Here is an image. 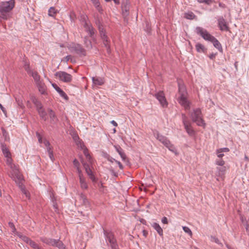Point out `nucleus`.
<instances>
[{"label": "nucleus", "mask_w": 249, "mask_h": 249, "mask_svg": "<svg viewBox=\"0 0 249 249\" xmlns=\"http://www.w3.org/2000/svg\"><path fill=\"white\" fill-rule=\"evenodd\" d=\"M15 0L0 2V18L7 20L11 17L10 12L15 6Z\"/></svg>", "instance_id": "nucleus-1"}, {"label": "nucleus", "mask_w": 249, "mask_h": 249, "mask_svg": "<svg viewBox=\"0 0 249 249\" xmlns=\"http://www.w3.org/2000/svg\"><path fill=\"white\" fill-rule=\"evenodd\" d=\"M104 233L108 245H109L112 249H118V246L114 234L111 231L103 229Z\"/></svg>", "instance_id": "nucleus-2"}, {"label": "nucleus", "mask_w": 249, "mask_h": 249, "mask_svg": "<svg viewBox=\"0 0 249 249\" xmlns=\"http://www.w3.org/2000/svg\"><path fill=\"white\" fill-rule=\"evenodd\" d=\"M191 117L193 122L196 123L197 125L205 127L206 124L202 118L201 111L200 109H194L191 114Z\"/></svg>", "instance_id": "nucleus-3"}, {"label": "nucleus", "mask_w": 249, "mask_h": 249, "mask_svg": "<svg viewBox=\"0 0 249 249\" xmlns=\"http://www.w3.org/2000/svg\"><path fill=\"white\" fill-rule=\"evenodd\" d=\"M155 135L156 138L168 148L169 150L173 152H176V149L175 146L166 137L160 135L159 132H157Z\"/></svg>", "instance_id": "nucleus-4"}, {"label": "nucleus", "mask_w": 249, "mask_h": 249, "mask_svg": "<svg viewBox=\"0 0 249 249\" xmlns=\"http://www.w3.org/2000/svg\"><path fill=\"white\" fill-rule=\"evenodd\" d=\"M182 120L184 128L190 136H193L195 134V131L193 128L191 122L188 120L185 114H182Z\"/></svg>", "instance_id": "nucleus-5"}, {"label": "nucleus", "mask_w": 249, "mask_h": 249, "mask_svg": "<svg viewBox=\"0 0 249 249\" xmlns=\"http://www.w3.org/2000/svg\"><path fill=\"white\" fill-rule=\"evenodd\" d=\"M196 33L200 35L204 39L207 41H211L214 37L212 36L208 32L200 27H196Z\"/></svg>", "instance_id": "nucleus-6"}, {"label": "nucleus", "mask_w": 249, "mask_h": 249, "mask_svg": "<svg viewBox=\"0 0 249 249\" xmlns=\"http://www.w3.org/2000/svg\"><path fill=\"white\" fill-rule=\"evenodd\" d=\"M55 76L60 81L65 83H70L71 81L72 76L71 74L65 71H59L55 73Z\"/></svg>", "instance_id": "nucleus-7"}, {"label": "nucleus", "mask_w": 249, "mask_h": 249, "mask_svg": "<svg viewBox=\"0 0 249 249\" xmlns=\"http://www.w3.org/2000/svg\"><path fill=\"white\" fill-rule=\"evenodd\" d=\"M130 3L129 0H124L122 4V15L124 20H127V17L129 15Z\"/></svg>", "instance_id": "nucleus-8"}, {"label": "nucleus", "mask_w": 249, "mask_h": 249, "mask_svg": "<svg viewBox=\"0 0 249 249\" xmlns=\"http://www.w3.org/2000/svg\"><path fill=\"white\" fill-rule=\"evenodd\" d=\"M71 51H74L80 56H86V51L83 47L79 44H74L71 46Z\"/></svg>", "instance_id": "nucleus-9"}, {"label": "nucleus", "mask_w": 249, "mask_h": 249, "mask_svg": "<svg viewBox=\"0 0 249 249\" xmlns=\"http://www.w3.org/2000/svg\"><path fill=\"white\" fill-rule=\"evenodd\" d=\"M155 96L158 100L162 107H167L168 103L165 97L163 91H159L155 94Z\"/></svg>", "instance_id": "nucleus-10"}, {"label": "nucleus", "mask_w": 249, "mask_h": 249, "mask_svg": "<svg viewBox=\"0 0 249 249\" xmlns=\"http://www.w3.org/2000/svg\"><path fill=\"white\" fill-rule=\"evenodd\" d=\"M218 26L221 31H229V27L228 26L226 20L222 17L218 19Z\"/></svg>", "instance_id": "nucleus-11"}, {"label": "nucleus", "mask_w": 249, "mask_h": 249, "mask_svg": "<svg viewBox=\"0 0 249 249\" xmlns=\"http://www.w3.org/2000/svg\"><path fill=\"white\" fill-rule=\"evenodd\" d=\"M52 86L59 93L60 95L64 98L66 100H69V97L62 89H61L56 84H52Z\"/></svg>", "instance_id": "nucleus-12"}, {"label": "nucleus", "mask_w": 249, "mask_h": 249, "mask_svg": "<svg viewBox=\"0 0 249 249\" xmlns=\"http://www.w3.org/2000/svg\"><path fill=\"white\" fill-rule=\"evenodd\" d=\"M179 103L184 107L185 109L189 108V103L187 101L186 96H179L178 98Z\"/></svg>", "instance_id": "nucleus-13"}, {"label": "nucleus", "mask_w": 249, "mask_h": 249, "mask_svg": "<svg viewBox=\"0 0 249 249\" xmlns=\"http://www.w3.org/2000/svg\"><path fill=\"white\" fill-rule=\"evenodd\" d=\"M210 42L213 43V46L218 49L220 52L223 53V49L220 43L214 36Z\"/></svg>", "instance_id": "nucleus-14"}, {"label": "nucleus", "mask_w": 249, "mask_h": 249, "mask_svg": "<svg viewBox=\"0 0 249 249\" xmlns=\"http://www.w3.org/2000/svg\"><path fill=\"white\" fill-rule=\"evenodd\" d=\"M116 151L119 153L123 160L124 161H126L127 160V158L125 153L124 152L123 149L120 146H114Z\"/></svg>", "instance_id": "nucleus-15"}, {"label": "nucleus", "mask_w": 249, "mask_h": 249, "mask_svg": "<svg viewBox=\"0 0 249 249\" xmlns=\"http://www.w3.org/2000/svg\"><path fill=\"white\" fill-rule=\"evenodd\" d=\"M1 150L3 154L4 155L5 157L11 156V154L9 151V149L6 146L5 143L2 142L0 143Z\"/></svg>", "instance_id": "nucleus-16"}, {"label": "nucleus", "mask_w": 249, "mask_h": 249, "mask_svg": "<svg viewBox=\"0 0 249 249\" xmlns=\"http://www.w3.org/2000/svg\"><path fill=\"white\" fill-rule=\"evenodd\" d=\"M39 92L42 94L46 93V87L44 83L41 81L36 84Z\"/></svg>", "instance_id": "nucleus-17"}, {"label": "nucleus", "mask_w": 249, "mask_h": 249, "mask_svg": "<svg viewBox=\"0 0 249 249\" xmlns=\"http://www.w3.org/2000/svg\"><path fill=\"white\" fill-rule=\"evenodd\" d=\"M103 40V44L104 46L106 48L107 50V53H110V40L108 37V36L106 37L105 39H102Z\"/></svg>", "instance_id": "nucleus-18"}, {"label": "nucleus", "mask_w": 249, "mask_h": 249, "mask_svg": "<svg viewBox=\"0 0 249 249\" xmlns=\"http://www.w3.org/2000/svg\"><path fill=\"white\" fill-rule=\"evenodd\" d=\"M40 117L44 121H46L47 119V113L44 108H42L37 110Z\"/></svg>", "instance_id": "nucleus-19"}, {"label": "nucleus", "mask_w": 249, "mask_h": 249, "mask_svg": "<svg viewBox=\"0 0 249 249\" xmlns=\"http://www.w3.org/2000/svg\"><path fill=\"white\" fill-rule=\"evenodd\" d=\"M92 80L93 83L96 85L101 86L104 83V79L101 77H93Z\"/></svg>", "instance_id": "nucleus-20"}, {"label": "nucleus", "mask_w": 249, "mask_h": 249, "mask_svg": "<svg viewBox=\"0 0 249 249\" xmlns=\"http://www.w3.org/2000/svg\"><path fill=\"white\" fill-rule=\"evenodd\" d=\"M178 93L180 96H186L187 91L184 85L178 83Z\"/></svg>", "instance_id": "nucleus-21"}, {"label": "nucleus", "mask_w": 249, "mask_h": 249, "mask_svg": "<svg viewBox=\"0 0 249 249\" xmlns=\"http://www.w3.org/2000/svg\"><path fill=\"white\" fill-rule=\"evenodd\" d=\"M152 226L158 232L160 236L163 235V230L158 223L156 222L153 223Z\"/></svg>", "instance_id": "nucleus-22"}, {"label": "nucleus", "mask_w": 249, "mask_h": 249, "mask_svg": "<svg viewBox=\"0 0 249 249\" xmlns=\"http://www.w3.org/2000/svg\"><path fill=\"white\" fill-rule=\"evenodd\" d=\"M84 42L86 47L89 50L92 49V44L91 41L89 39L87 36H86L84 38Z\"/></svg>", "instance_id": "nucleus-23"}, {"label": "nucleus", "mask_w": 249, "mask_h": 249, "mask_svg": "<svg viewBox=\"0 0 249 249\" xmlns=\"http://www.w3.org/2000/svg\"><path fill=\"white\" fill-rule=\"evenodd\" d=\"M196 51L198 53H205L207 51V49L205 48L204 46L200 43H198L196 45Z\"/></svg>", "instance_id": "nucleus-24"}, {"label": "nucleus", "mask_w": 249, "mask_h": 249, "mask_svg": "<svg viewBox=\"0 0 249 249\" xmlns=\"http://www.w3.org/2000/svg\"><path fill=\"white\" fill-rule=\"evenodd\" d=\"M1 130L2 133V136L4 137V141L6 142H10V139L8 132L3 127L1 128Z\"/></svg>", "instance_id": "nucleus-25"}, {"label": "nucleus", "mask_w": 249, "mask_h": 249, "mask_svg": "<svg viewBox=\"0 0 249 249\" xmlns=\"http://www.w3.org/2000/svg\"><path fill=\"white\" fill-rule=\"evenodd\" d=\"M86 172L93 182H96L97 179L95 177L91 169L89 170V171H87Z\"/></svg>", "instance_id": "nucleus-26"}, {"label": "nucleus", "mask_w": 249, "mask_h": 249, "mask_svg": "<svg viewBox=\"0 0 249 249\" xmlns=\"http://www.w3.org/2000/svg\"><path fill=\"white\" fill-rule=\"evenodd\" d=\"M31 74H32V76H33L35 81L36 82V83H37L40 81H41L40 80V76H39V75L38 74V72H36V71H35V72H31V73H30Z\"/></svg>", "instance_id": "nucleus-27"}, {"label": "nucleus", "mask_w": 249, "mask_h": 249, "mask_svg": "<svg viewBox=\"0 0 249 249\" xmlns=\"http://www.w3.org/2000/svg\"><path fill=\"white\" fill-rule=\"evenodd\" d=\"M89 36L90 37L93 41L96 43V35H95V30L94 28H93L91 29L89 31L87 32Z\"/></svg>", "instance_id": "nucleus-28"}, {"label": "nucleus", "mask_w": 249, "mask_h": 249, "mask_svg": "<svg viewBox=\"0 0 249 249\" xmlns=\"http://www.w3.org/2000/svg\"><path fill=\"white\" fill-rule=\"evenodd\" d=\"M80 200L82 202V203L85 205H88L89 204V202L86 196L83 194H81L80 195Z\"/></svg>", "instance_id": "nucleus-29"}, {"label": "nucleus", "mask_w": 249, "mask_h": 249, "mask_svg": "<svg viewBox=\"0 0 249 249\" xmlns=\"http://www.w3.org/2000/svg\"><path fill=\"white\" fill-rule=\"evenodd\" d=\"M48 111L49 112V116L51 121L54 122H56L57 118L54 112L52 109H50L48 110Z\"/></svg>", "instance_id": "nucleus-30"}, {"label": "nucleus", "mask_w": 249, "mask_h": 249, "mask_svg": "<svg viewBox=\"0 0 249 249\" xmlns=\"http://www.w3.org/2000/svg\"><path fill=\"white\" fill-rule=\"evenodd\" d=\"M184 17L188 19H193L196 17V16L193 12H190L185 13L184 14Z\"/></svg>", "instance_id": "nucleus-31"}, {"label": "nucleus", "mask_w": 249, "mask_h": 249, "mask_svg": "<svg viewBox=\"0 0 249 249\" xmlns=\"http://www.w3.org/2000/svg\"><path fill=\"white\" fill-rule=\"evenodd\" d=\"M57 10L53 7H51L48 11V15L51 17H54L57 13Z\"/></svg>", "instance_id": "nucleus-32"}, {"label": "nucleus", "mask_w": 249, "mask_h": 249, "mask_svg": "<svg viewBox=\"0 0 249 249\" xmlns=\"http://www.w3.org/2000/svg\"><path fill=\"white\" fill-rule=\"evenodd\" d=\"M24 68L28 74H30L32 72L30 68L29 63L27 62H24Z\"/></svg>", "instance_id": "nucleus-33"}, {"label": "nucleus", "mask_w": 249, "mask_h": 249, "mask_svg": "<svg viewBox=\"0 0 249 249\" xmlns=\"http://www.w3.org/2000/svg\"><path fill=\"white\" fill-rule=\"evenodd\" d=\"M51 238H48L46 237H41L40 238V240L41 242H42L46 244L47 245H50V242Z\"/></svg>", "instance_id": "nucleus-34"}, {"label": "nucleus", "mask_w": 249, "mask_h": 249, "mask_svg": "<svg viewBox=\"0 0 249 249\" xmlns=\"http://www.w3.org/2000/svg\"><path fill=\"white\" fill-rule=\"evenodd\" d=\"M84 27L85 28V31L86 32L89 31L91 29L94 28L92 25L90 24H89L87 22H85Z\"/></svg>", "instance_id": "nucleus-35"}, {"label": "nucleus", "mask_w": 249, "mask_h": 249, "mask_svg": "<svg viewBox=\"0 0 249 249\" xmlns=\"http://www.w3.org/2000/svg\"><path fill=\"white\" fill-rule=\"evenodd\" d=\"M17 180H16V182L17 184H18V185L20 186L22 185V178L21 176L19 174H17Z\"/></svg>", "instance_id": "nucleus-36"}, {"label": "nucleus", "mask_w": 249, "mask_h": 249, "mask_svg": "<svg viewBox=\"0 0 249 249\" xmlns=\"http://www.w3.org/2000/svg\"><path fill=\"white\" fill-rule=\"evenodd\" d=\"M55 247H58L59 249H67L63 242L60 240H58Z\"/></svg>", "instance_id": "nucleus-37"}, {"label": "nucleus", "mask_w": 249, "mask_h": 249, "mask_svg": "<svg viewBox=\"0 0 249 249\" xmlns=\"http://www.w3.org/2000/svg\"><path fill=\"white\" fill-rule=\"evenodd\" d=\"M230 151L229 149L227 147L221 148L217 149L216 151V153H220L222 152H228Z\"/></svg>", "instance_id": "nucleus-38"}, {"label": "nucleus", "mask_w": 249, "mask_h": 249, "mask_svg": "<svg viewBox=\"0 0 249 249\" xmlns=\"http://www.w3.org/2000/svg\"><path fill=\"white\" fill-rule=\"evenodd\" d=\"M217 169L218 171V173L219 175H223L224 174V173L226 171V167L225 166H221L220 167H217Z\"/></svg>", "instance_id": "nucleus-39"}, {"label": "nucleus", "mask_w": 249, "mask_h": 249, "mask_svg": "<svg viewBox=\"0 0 249 249\" xmlns=\"http://www.w3.org/2000/svg\"><path fill=\"white\" fill-rule=\"evenodd\" d=\"M20 238H21V239L25 242H26V243L28 244L29 245V243H30V242H31L32 240L29 238V237L26 236H20Z\"/></svg>", "instance_id": "nucleus-40"}, {"label": "nucleus", "mask_w": 249, "mask_h": 249, "mask_svg": "<svg viewBox=\"0 0 249 249\" xmlns=\"http://www.w3.org/2000/svg\"><path fill=\"white\" fill-rule=\"evenodd\" d=\"M197 1L199 3H204L208 5H210L213 2V0H197Z\"/></svg>", "instance_id": "nucleus-41"}, {"label": "nucleus", "mask_w": 249, "mask_h": 249, "mask_svg": "<svg viewBox=\"0 0 249 249\" xmlns=\"http://www.w3.org/2000/svg\"><path fill=\"white\" fill-rule=\"evenodd\" d=\"M59 240V239L56 240V239H54L51 238V240H50V245H49L55 247V246L57 244V242H58Z\"/></svg>", "instance_id": "nucleus-42"}, {"label": "nucleus", "mask_w": 249, "mask_h": 249, "mask_svg": "<svg viewBox=\"0 0 249 249\" xmlns=\"http://www.w3.org/2000/svg\"><path fill=\"white\" fill-rule=\"evenodd\" d=\"M84 153L86 157L89 160V161L90 162V159L91 157L89 154L87 149H86L84 150Z\"/></svg>", "instance_id": "nucleus-43"}, {"label": "nucleus", "mask_w": 249, "mask_h": 249, "mask_svg": "<svg viewBox=\"0 0 249 249\" xmlns=\"http://www.w3.org/2000/svg\"><path fill=\"white\" fill-rule=\"evenodd\" d=\"M183 230L186 233H188L191 236L192 235V231L188 227L186 226L183 227Z\"/></svg>", "instance_id": "nucleus-44"}, {"label": "nucleus", "mask_w": 249, "mask_h": 249, "mask_svg": "<svg viewBox=\"0 0 249 249\" xmlns=\"http://www.w3.org/2000/svg\"><path fill=\"white\" fill-rule=\"evenodd\" d=\"M105 157L110 162H113L114 161H115V160H115L114 159H113V158H112L109 155L107 154H106L105 156Z\"/></svg>", "instance_id": "nucleus-45"}, {"label": "nucleus", "mask_w": 249, "mask_h": 249, "mask_svg": "<svg viewBox=\"0 0 249 249\" xmlns=\"http://www.w3.org/2000/svg\"><path fill=\"white\" fill-rule=\"evenodd\" d=\"M216 164L221 166H224L225 161L222 159L218 160L216 161Z\"/></svg>", "instance_id": "nucleus-46"}, {"label": "nucleus", "mask_w": 249, "mask_h": 249, "mask_svg": "<svg viewBox=\"0 0 249 249\" xmlns=\"http://www.w3.org/2000/svg\"><path fill=\"white\" fill-rule=\"evenodd\" d=\"M211 238L212 241L214 242L215 243H216L217 244H221L219 239L217 238H216V237L211 236Z\"/></svg>", "instance_id": "nucleus-47"}, {"label": "nucleus", "mask_w": 249, "mask_h": 249, "mask_svg": "<svg viewBox=\"0 0 249 249\" xmlns=\"http://www.w3.org/2000/svg\"><path fill=\"white\" fill-rule=\"evenodd\" d=\"M36 137L38 138V142L40 143H42V138L41 135L40 134V133L39 132H36Z\"/></svg>", "instance_id": "nucleus-48"}, {"label": "nucleus", "mask_w": 249, "mask_h": 249, "mask_svg": "<svg viewBox=\"0 0 249 249\" xmlns=\"http://www.w3.org/2000/svg\"><path fill=\"white\" fill-rule=\"evenodd\" d=\"M109 171L110 172V173H111V175H112L113 176H114V177H118V173H116V172H115L114 171V170L112 169V167L110 168L109 169Z\"/></svg>", "instance_id": "nucleus-49"}, {"label": "nucleus", "mask_w": 249, "mask_h": 249, "mask_svg": "<svg viewBox=\"0 0 249 249\" xmlns=\"http://www.w3.org/2000/svg\"><path fill=\"white\" fill-rule=\"evenodd\" d=\"M73 164L74 167H76V168L79 167L80 166V163L78 161V160L77 159H75L73 160Z\"/></svg>", "instance_id": "nucleus-50"}, {"label": "nucleus", "mask_w": 249, "mask_h": 249, "mask_svg": "<svg viewBox=\"0 0 249 249\" xmlns=\"http://www.w3.org/2000/svg\"><path fill=\"white\" fill-rule=\"evenodd\" d=\"M99 33H100V36L101 39H105L106 37L107 36L106 34L105 30L104 31H102V32H101Z\"/></svg>", "instance_id": "nucleus-51"}, {"label": "nucleus", "mask_w": 249, "mask_h": 249, "mask_svg": "<svg viewBox=\"0 0 249 249\" xmlns=\"http://www.w3.org/2000/svg\"><path fill=\"white\" fill-rule=\"evenodd\" d=\"M82 163L86 172H87V171H89V170L91 169L88 164L85 162H82Z\"/></svg>", "instance_id": "nucleus-52"}, {"label": "nucleus", "mask_w": 249, "mask_h": 249, "mask_svg": "<svg viewBox=\"0 0 249 249\" xmlns=\"http://www.w3.org/2000/svg\"><path fill=\"white\" fill-rule=\"evenodd\" d=\"M35 106L37 110L43 107L40 101L38 102L37 104L35 105Z\"/></svg>", "instance_id": "nucleus-53"}, {"label": "nucleus", "mask_w": 249, "mask_h": 249, "mask_svg": "<svg viewBox=\"0 0 249 249\" xmlns=\"http://www.w3.org/2000/svg\"><path fill=\"white\" fill-rule=\"evenodd\" d=\"M95 6L97 10H98L99 12H100V13L102 12L103 9L102 8V7L100 6V3H99V4H97V5H95Z\"/></svg>", "instance_id": "nucleus-54"}, {"label": "nucleus", "mask_w": 249, "mask_h": 249, "mask_svg": "<svg viewBox=\"0 0 249 249\" xmlns=\"http://www.w3.org/2000/svg\"><path fill=\"white\" fill-rule=\"evenodd\" d=\"M80 185L81 187L84 189H87L88 188V185L86 181L83 182Z\"/></svg>", "instance_id": "nucleus-55"}, {"label": "nucleus", "mask_w": 249, "mask_h": 249, "mask_svg": "<svg viewBox=\"0 0 249 249\" xmlns=\"http://www.w3.org/2000/svg\"><path fill=\"white\" fill-rule=\"evenodd\" d=\"M145 31L148 33H150V31H151V27H150V26L149 25V23H146V28H145Z\"/></svg>", "instance_id": "nucleus-56"}, {"label": "nucleus", "mask_w": 249, "mask_h": 249, "mask_svg": "<svg viewBox=\"0 0 249 249\" xmlns=\"http://www.w3.org/2000/svg\"><path fill=\"white\" fill-rule=\"evenodd\" d=\"M216 55H217L216 53H212L208 56L211 59L214 60L215 59Z\"/></svg>", "instance_id": "nucleus-57"}, {"label": "nucleus", "mask_w": 249, "mask_h": 249, "mask_svg": "<svg viewBox=\"0 0 249 249\" xmlns=\"http://www.w3.org/2000/svg\"><path fill=\"white\" fill-rule=\"evenodd\" d=\"M76 170L77 171V173L78 174L79 178H81L82 176H83V174L82 173L81 170L80 169V167L76 168Z\"/></svg>", "instance_id": "nucleus-58"}, {"label": "nucleus", "mask_w": 249, "mask_h": 249, "mask_svg": "<svg viewBox=\"0 0 249 249\" xmlns=\"http://www.w3.org/2000/svg\"><path fill=\"white\" fill-rule=\"evenodd\" d=\"M31 100L35 105L37 104L38 102H39V101L35 97H32Z\"/></svg>", "instance_id": "nucleus-59"}, {"label": "nucleus", "mask_w": 249, "mask_h": 249, "mask_svg": "<svg viewBox=\"0 0 249 249\" xmlns=\"http://www.w3.org/2000/svg\"><path fill=\"white\" fill-rule=\"evenodd\" d=\"M6 158H7L6 161H7V164L11 165L12 164V161L11 156L6 157Z\"/></svg>", "instance_id": "nucleus-60"}, {"label": "nucleus", "mask_w": 249, "mask_h": 249, "mask_svg": "<svg viewBox=\"0 0 249 249\" xmlns=\"http://www.w3.org/2000/svg\"><path fill=\"white\" fill-rule=\"evenodd\" d=\"M95 23L98 27L102 26V23L99 19L96 20Z\"/></svg>", "instance_id": "nucleus-61"}, {"label": "nucleus", "mask_w": 249, "mask_h": 249, "mask_svg": "<svg viewBox=\"0 0 249 249\" xmlns=\"http://www.w3.org/2000/svg\"><path fill=\"white\" fill-rule=\"evenodd\" d=\"M8 225H9V227H11L13 229V231H14L16 230V228L15 227V226H14L13 223H12L11 222H9L8 223Z\"/></svg>", "instance_id": "nucleus-62"}, {"label": "nucleus", "mask_w": 249, "mask_h": 249, "mask_svg": "<svg viewBox=\"0 0 249 249\" xmlns=\"http://www.w3.org/2000/svg\"><path fill=\"white\" fill-rule=\"evenodd\" d=\"M48 154L50 159L52 160V161H53V160H54V158L53 157V152H50Z\"/></svg>", "instance_id": "nucleus-63"}, {"label": "nucleus", "mask_w": 249, "mask_h": 249, "mask_svg": "<svg viewBox=\"0 0 249 249\" xmlns=\"http://www.w3.org/2000/svg\"><path fill=\"white\" fill-rule=\"evenodd\" d=\"M44 145H45V146H46V147H49V146H50V142H49L48 141L46 140H45L44 141Z\"/></svg>", "instance_id": "nucleus-64"}]
</instances>
